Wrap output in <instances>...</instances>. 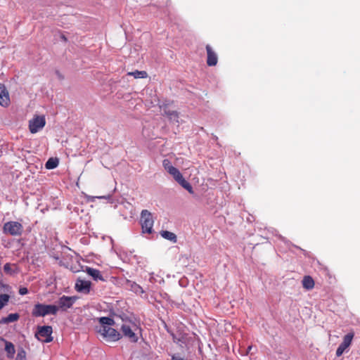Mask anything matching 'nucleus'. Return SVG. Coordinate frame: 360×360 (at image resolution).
Returning a JSON list of instances; mask_svg holds the SVG:
<instances>
[{
	"instance_id": "nucleus-14",
	"label": "nucleus",
	"mask_w": 360,
	"mask_h": 360,
	"mask_svg": "<svg viewBox=\"0 0 360 360\" xmlns=\"http://www.w3.org/2000/svg\"><path fill=\"white\" fill-rule=\"evenodd\" d=\"M164 115H165L170 121L176 123L179 122V113L176 111L164 109Z\"/></svg>"
},
{
	"instance_id": "nucleus-31",
	"label": "nucleus",
	"mask_w": 360,
	"mask_h": 360,
	"mask_svg": "<svg viewBox=\"0 0 360 360\" xmlns=\"http://www.w3.org/2000/svg\"><path fill=\"white\" fill-rule=\"evenodd\" d=\"M60 37H61V39H62L63 41H67V38L65 37V35L62 34Z\"/></svg>"
},
{
	"instance_id": "nucleus-20",
	"label": "nucleus",
	"mask_w": 360,
	"mask_h": 360,
	"mask_svg": "<svg viewBox=\"0 0 360 360\" xmlns=\"http://www.w3.org/2000/svg\"><path fill=\"white\" fill-rule=\"evenodd\" d=\"M160 235L165 239L170 240L173 243L176 242V236L172 232L168 231H162L160 232Z\"/></svg>"
},
{
	"instance_id": "nucleus-11",
	"label": "nucleus",
	"mask_w": 360,
	"mask_h": 360,
	"mask_svg": "<svg viewBox=\"0 0 360 360\" xmlns=\"http://www.w3.org/2000/svg\"><path fill=\"white\" fill-rule=\"evenodd\" d=\"M91 282L88 281H84L82 279H77L75 283V290L79 292L88 294L91 289Z\"/></svg>"
},
{
	"instance_id": "nucleus-9",
	"label": "nucleus",
	"mask_w": 360,
	"mask_h": 360,
	"mask_svg": "<svg viewBox=\"0 0 360 360\" xmlns=\"http://www.w3.org/2000/svg\"><path fill=\"white\" fill-rule=\"evenodd\" d=\"M354 338V333H349L343 338V341L340 343L336 350V356H340L349 347Z\"/></svg>"
},
{
	"instance_id": "nucleus-17",
	"label": "nucleus",
	"mask_w": 360,
	"mask_h": 360,
	"mask_svg": "<svg viewBox=\"0 0 360 360\" xmlns=\"http://www.w3.org/2000/svg\"><path fill=\"white\" fill-rule=\"evenodd\" d=\"M178 184H179L184 188H185L186 191H188L190 193H193V187L191 185V184L187 181L184 176H182L180 177V179H178L176 181Z\"/></svg>"
},
{
	"instance_id": "nucleus-10",
	"label": "nucleus",
	"mask_w": 360,
	"mask_h": 360,
	"mask_svg": "<svg viewBox=\"0 0 360 360\" xmlns=\"http://www.w3.org/2000/svg\"><path fill=\"white\" fill-rule=\"evenodd\" d=\"M10 103L8 91L4 84L0 83V105L6 108L10 105Z\"/></svg>"
},
{
	"instance_id": "nucleus-13",
	"label": "nucleus",
	"mask_w": 360,
	"mask_h": 360,
	"mask_svg": "<svg viewBox=\"0 0 360 360\" xmlns=\"http://www.w3.org/2000/svg\"><path fill=\"white\" fill-rule=\"evenodd\" d=\"M89 276L93 278L95 281H104L105 279L103 276H102L101 271L98 269L91 268V267H86L85 271Z\"/></svg>"
},
{
	"instance_id": "nucleus-22",
	"label": "nucleus",
	"mask_w": 360,
	"mask_h": 360,
	"mask_svg": "<svg viewBox=\"0 0 360 360\" xmlns=\"http://www.w3.org/2000/svg\"><path fill=\"white\" fill-rule=\"evenodd\" d=\"M130 287L131 290L137 295H142L145 292L142 287L135 282L131 283Z\"/></svg>"
},
{
	"instance_id": "nucleus-6",
	"label": "nucleus",
	"mask_w": 360,
	"mask_h": 360,
	"mask_svg": "<svg viewBox=\"0 0 360 360\" xmlns=\"http://www.w3.org/2000/svg\"><path fill=\"white\" fill-rule=\"evenodd\" d=\"M46 124L44 115H35L29 121V129L32 134H35L42 129Z\"/></svg>"
},
{
	"instance_id": "nucleus-8",
	"label": "nucleus",
	"mask_w": 360,
	"mask_h": 360,
	"mask_svg": "<svg viewBox=\"0 0 360 360\" xmlns=\"http://www.w3.org/2000/svg\"><path fill=\"white\" fill-rule=\"evenodd\" d=\"M53 333L52 327L50 326H39L37 328V332L36 333V337L40 340L41 338H44L43 340L46 342H49L52 341L53 338L51 337V334Z\"/></svg>"
},
{
	"instance_id": "nucleus-7",
	"label": "nucleus",
	"mask_w": 360,
	"mask_h": 360,
	"mask_svg": "<svg viewBox=\"0 0 360 360\" xmlns=\"http://www.w3.org/2000/svg\"><path fill=\"white\" fill-rule=\"evenodd\" d=\"M77 300V297L75 296L63 295L58 299L57 302L58 305L56 306L58 307V310L60 309L61 311H65L71 308Z\"/></svg>"
},
{
	"instance_id": "nucleus-16",
	"label": "nucleus",
	"mask_w": 360,
	"mask_h": 360,
	"mask_svg": "<svg viewBox=\"0 0 360 360\" xmlns=\"http://www.w3.org/2000/svg\"><path fill=\"white\" fill-rule=\"evenodd\" d=\"M5 351L7 353V356L8 358H13L15 353L14 345L8 341H5Z\"/></svg>"
},
{
	"instance_id": "nucleus-18",
	"label": "nucleus",
	"mask_w": 360,
	"mask_h": 360,
	"mask_svg": "<svg viewBox=\"0 0 360 360\" xmlns=\"http://www.w3.org/2000/svg\"><path fill=\"white\" fill-rule=\"evenodd\" d=\"M302 285L304 288L310 290L314 286V281L309 276H306L302 280Z\"/></svg>"
},
{
	"instance_id": "nucleus-26",
	"label": "nucleus",
	"mask_w": 360,
	"mask_h": 360,
	"mask_svg": "<svg viewBox=\"0 0 360 360\" xmlns=\"http://www.w3.org/2000/svg\"><path fill=\"white\" fill-rule=\"evenodd\" d=\"M12 265L10 263H6L4 266V271L7 274H13L14 271L11 268Z\"/></svg>"
},
{
	"instance_id": "nucleus-27",
	"label": "nucleus",
	"mask_w": 360,
	"mask_h": 360,
	"mask_svg": "<svg viewBox=\"0 0 360 360\" xmlns=\"http://www.w3.org/2000/svg\"><path fill=\"white\" fill-rule=\"evenodd\" d=\"M26 356V353L23 349H21L18 351L17 356H16V360H25Z\"/></svg>"
},
{
	"instance_id": "nucleus-15",
	"label": "nucleus",
	"mask_w": 360,
	"mask_h": 360,
	"mask_svg": "<svg viewBox=\"0 0 360 360\" xmlns=\"http://www.w3.org/2000/svg\"><path fill=\"white\" fill-rule=\"evenodd\" d=\"M19 314L17 313L10 314L6 317H4L1 319L0 323L7 324L9 323L15 322L19 319Z\"/></svg>"
},
{
	"instance_id": "nucleus-12",
	"label": "nucleus",
	"mask_w": 360,
	"mask_h": 360,
	"mask_svg": "<svg viewBox=\"0 0 360 360\" xmlns=\"http://www.w3.org/2000/svg\"><path fill=\"white\" fill-rule=\"evenodd\" d=\"M207 51V64L209 66H214L217 65L218 58L217 53L212 50V47L207 44L206 46Z\"/></svg>"
},
{
	"instance_id": "nucleus-33",
	"label": "nucleus",
	"mask_w": 360,
	"mask_h": 360,
	"mask_svg": "<svg viewBox=\"0 0 360 360\" xmlns=\"http://www.w3.org/2000/svg\"><path fill=\"white\" fill-rule=\"evenodd\" d=\"M252 349V346H249L248 347V352H250L251 351V349Z\"/></svg>"
},
{
	"instance_id": "nucleus-5",
	"label": "nucleus",
	"mask_w": 360,
	"mask_h": 360,
	"mask_svg": "<svg viewBox=\"0 0 360 360\" xmlns=\"http://www.w3.org/2000/svg\"><path fill=\"white\" fill-rule=\"evenodd\" d=\"M23 231L22 225L18 221H8L4 225V232L13 236H20Z\"/></svg>"
},
{
	"instance_id": "nucleus-30",
	"label": "nucleus",
	"mask_w": 360,
	"mask_h": 360,
	"mask_svg": "<svg viewBox=\"0 0 360 360\" xmlns=\"http://www.w3.org/2000/svg\"><path fill=\"white\" fill-rule=\"evenodd\" d=\"M96 198H99V199H110L111 198V195H103V196H98Z\"/></svg>"
},
{
	"instance_id": "nucleus-1",
	"label": "nucleus",
	"mask_w": 360,
	"mask_h": 360,
	"mask_svg": "<svg viewBox=\"0 0 360 360\" xmlns=\"http://www.w3.org/2000/svg\"><path fill=\"white\" fill-rule=\"evenodd\" d=\"M98 322L101 326L98 332L105 340L115 342L121 338V334L111 328L115 323L114 319L110 317L102 316L98 319Z\"/></svg>"
},
{
	"instance_id": "nucleus-32",
	"label": "nucleus",
	"mask_w": 360,
	"mask_h": 360,
	"mask_svg": "<svg viewBox=\"0 0 360 360\" xmlns=\"http://www.w3.org/2000/svg\"><path fill=\"white\" fill-rule=\"evenodd\" d=\"M150 282L153 283L154 282V277L153 276H150L149 278Z\"/></svg>"
},
{
	"instance_id": "nucleus-29",
	"label": "nucleus",
	"mask_w": 360,
	"mask_h": 360,
	"mask_svg": "<svg viewBox=\"0 0 360 360\" xmlns=\"http://www.w3.org/2000/svg\"><path fill=\"white\" fill-rule=\"evenodd\" d=\"M171 360H186L183 357H181L179 356H177L176 354H172L171 356Z\"/></svg>"
},
{
	"instance_id": "nucleus-3",
	"label": "nucleus",
	"mask_w": 360,
	"mask_h": 360,
	"mask_svg": "<svg viewBox=\"0 0 360 360\" xmlns=\"http://www.w3.org/2000/svg\"><path fill=\"white\" fill-rule=\"evenodd\" d=\"M124 321H129L131 325H128L127 323H124L121 327V330L123 335L129 339V340L132 342H136L139 340L137 335L135 333V331L139 329L138 326L131 320H127V319L122 318Z\"/></svg>"
},
{
	"instance_id": "nucleus-24",
	"label": "nucleus",
	"mask_w": 360,
	"mask_h": 360,
	"mask_svg": "<svg viewBox=\"0 0 360 360\" xmlns=\"http://www.w3.org/2000/svg\"><path fill=\"white\" fill-rule=\"evenodd\" d=\"M10 296L7 294L0 295V310L3 309L9 302Z\"/></svg>"
},
{
	"instance_id": "nucleus-25",
	"label": "nucleus",
	"mask_w": 360,
	"mask_h": 360,
	"mask_svg": "<svg viewBox=\"0 0 360 360\" xmlns=\"http://www.w3.org/2000/svg\"><path fill=\"white\" fill-rule=\"evenodd\" d=\"M162 166L167 172H169L170 168L174 167V166L172 165L170 161L167 159H165L162 161Z\"/></svg>"
},
{
	"instance_id": "nucleus-4",
	"label": "nucleus",
	"mask_w": 360,
	"mask_h": 360,
	"mask_svg": "<svg viewBox=\"0 0 360 360\" xmlns=\"http://www.w3.org/2000/svg\"><path fill=\"white\" fill-rule=\"evenodd\" d=\"M141 224L143 233H151L153 232V219L151 213L143 210L141 214Z\"/></svg>"
},
{
	"instance_id": "nucleus-21",
	"label": "nucleus",
	"mask_w": 360,
	"mask_h": 360,
	"mask_svg": "<svg viewBox=\"0 0 360 360\" xmlns=\"http://www.w3.org/2000/svg\"><path fill=\"white\" fill-rule=\"evenodd\" d=\"M128 75H131L133 76L134 78L136 79H138V78H146L147 76H148V74L146 71H143V70H135L134 72H128L127 73Z\"/></svg>"
},
{
	"instance_id": "nucleus-2",
	"label": "nucleus",
	"mask_w": 360,
	"mask_h": 360,
	"mask_svg": "<svg viewBox=\"0 0 360 360\" xmlns=\"http://www.w3.org/2000/svg\"><path fill=\"white\" fill-rule=\"evenodd\" d=\"M58 311L56 305L37 303L34 306L32 314L35 317H44L50 314L56 315Z\"/></svg>"
},
{
	"instance_id": "nucleus-28",
	"label": "nucleus",
	"mask_w": 360,
	"mask_h": 360,
	"mask_svg": "<svg viewBox=\"0 0 360 360\" xmlns=\"http://www.w3.org/2000/svg\"><path fill=\"white\" fill-rule=\"evenodd\" d=\"M28 293V290L27 288H20L19 289V294L21 295H25Z\"/></svg>"
},
{
	"instance_id": "nucleus-19",
	"label": "nucleus",
	"mask_w": 360,
	"mask_h": 360,
	"mask_svg": "<svg viewBox=\"0 0 360 360\" xmlns=\"http://www.w3.org/2000/svg\"><path fill=\"white\" fill-rule=\"evenodd\" d=\"M59 160L57 158H50L45 164L47 169H53L58 167Z\"/></svg>"
},
{
	"instance_id": "nucleus-23",
	"label": "nucleus",
	"mask_w": 360,
	"mask_h": 360,
	"mask_svg": "<svg viewBox=\"0 0 360 360\" xmlns=\"http://www.w3.org/2000/svg\"><path fill=\"white\" fill-rule=\"evenodd\" d=\"M168 173L173 176L176 181H177L178 179L183 176L179 172V170L175 167H174L173 168H170L169 172Z\"/></svg>"
}]
</instances>
